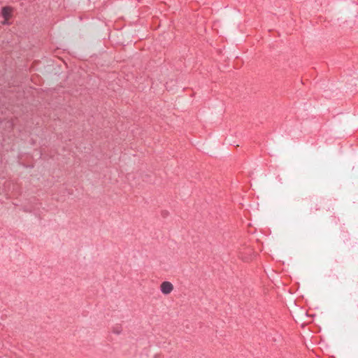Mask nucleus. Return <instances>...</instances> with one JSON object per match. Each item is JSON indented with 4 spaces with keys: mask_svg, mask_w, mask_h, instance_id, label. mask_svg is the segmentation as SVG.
I'll use <instances>...</instances> for the list:
<instances>
[{
    "mask_svg": "<svg viewBox=\"0 0 358 358\" xmlns=\"http://www.w3.org/2000/svg\"><path fill=\"white\" fill-rule=\"evenodd\" d=\"M113 331L116 334H119L122 331V327L119 326L115 327L113 328Z\"/></svg>",
    "mask_w": 358,
    "mask_h": 358,
    "instance_id": "4",
    "label": "nucleus"
},
{
    "mask_svg": "<svg viewBox=\"0 0 358 358\" xmlns=\"http://www.w3.org/2000/svg\"><path fill=\"white\" fill-rule=\"evenodd\" d=\"M255 252L249 245H243L238 250V257L245 262H249L252 259Z\"/></svg>",
    "mask_w": 358,
    "mask_h": 358,
    "instance_id": "1",
    "label": "nucleus"
},
{
    "mask_svg": "<svg viewBox=\"0 0 358 358\" xmlns=\"http://www.w3.org/2000/svg\"><path fill=\"white\" fill-rule=\"evenodd\" d=\"M11 13L12 8L10 7L6 6L2 8L1 15L4 18V21L3 22L4 24H8V20L11 17Z\"/></svg>",
    "mask_w": 358,
    "mask_h": 358,
    "instance_id": "3",
    "label": "nucleus"
},
{
    "mask_svg": "<svg viewBox=\"0 0 358 358\" xmlns=\"http://www.w3.org/2000/svg\"><path fill=\"white\" fill-rule=\"evenodd\" d=\"M173 290V285L169 281H164L160 285V291L162 294L168 295Z\"/></svg>",
    "mask_w": 358,
    "mask_h": 358,
    "instance_id": "2",
    "label": "nucleus"
},
{
    "mask_svg": "<svg viewBox=\"0 0 358 358\" xmlns=\"http://www.w3.org/2000/svg\"><path fill=\"white\" fill-rule=\"evenodd\" d=\"M36 210V206L25 208V211H29V212H35Z\"/></svg>",
    "mask_w": 358,
    "mask_h": 358,
    "instance_id": "5",
    "label": "nucleus"
}]
</instances>
